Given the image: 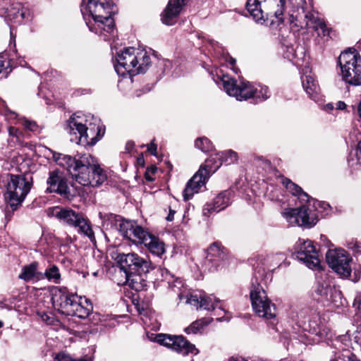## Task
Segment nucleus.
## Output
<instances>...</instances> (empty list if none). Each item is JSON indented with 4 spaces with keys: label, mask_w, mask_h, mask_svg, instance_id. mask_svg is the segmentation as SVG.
I'll return each mask as SVG.
<instances>
[{
    "label": "nucleus",
    "mask_w": 361,
    "mask_h": 361,
    "mask_svg": "<svg viewBox=\"0 0 361 361\" xmlns=\"http://www.w3.org/2000/svg\"><path fill=\"white\" fill-rule=\"evenodd\" d=\"M80 11L89 30L107 39L114 30L112 0H82Z\"/></svg>",
    "instance_id": "nucleus-1"
},
{
    "label": "nucleus",
    "mask_w": 361,
    "mask_h": 361,
    "mask_svg": "<svg viewBox=\"0 0 361 361\" xmlns=\"http://www.w3.org/2000/svg\"><path fill=\"white\" fill-rule=\"evenodd\" d=\"M68 291L66 288H55L51 292V302L55 310L67 316L87 318L92 311V303Z\"/></svg>",
    "instance_id": "nucleus-2"
},
{
    "label": "nucleus",
    "mask_w": 361,
    "mask_h": 361,
    "mask_svg": "<svg viewBox=\"0 0 361 361\" xmlns=\"http://www.w3.org/2000/svg\"><path fill=\"white\" fill-rule=\"evenodd\" d=\"M119 231L126 239L135 244H143L149 252L159 258L166 252L165 244L157 237L150 234L136 222L123 220L119 224Z\"/></svg>",
    "instance_id": "nucleus-3"
},
{
    "label": "nucleus",
    "mask_w": 361,
    "mask_h": 361,
    "mask_svg": "<svg viewBox=\"0 0 361 361\" xmlns=\"http://www.w3.org/2000/svg\"><path fill=\"white\" fill-rule=\"evenodd\" d=\"M80 113L74 114L68 120L65 130L70 135H75V142L82 145H93L103 136L104 132L102 127L94 124L92 128H88L83 121H87Z\"/></svg>",
    "instance_id": "nucleus-4"
},
{
    "label": "nucleus",
    "mask_w": 361,
    "mask_h": 361,
    "mask_svg": "<svg viewBox=\"0 0 361 361\" xmlns=\"http://www.w3.org/2000/svg\"><path fill=\"white\" fill-rule=\"evenodd\" d=\"M78 164L76 171L72 175L78 183L84 186L97 187L106 179V174L90 154L80 155Z\"/></svg>",
    "instance_id": "nucleus-5"
},
{
    "label": "nucleus",
    "mask_w": 361,
    "mask_h": 361,
    "mask_svg": "<svg viewBox=\"0 0 361 361\" xmlns=\"http://www.w3.org/2000/svg\"><path fill=\"white\" fill-rule=\"evenodd\" d=\"M286 0H247L246 8L253 19L264 22L269 18H275L283 22ZM271 23L274 20L271 19Z\"/></svg>",
    "instance_id": "nucleus-6"
},
{
    "label": "nucleus",
    "mask_w": 361,
    "mask_h": 361,
    "mask_svg": "<svg viewBox=\"0 0 361 361\" xmlns=\"http://www.w3.org/2000/svg\"><path fill=\"white\" fill-rule=\"evenodd\" d=\"M338 63L343 80L353 86L361 85V57L356 49L349 48L340 54Z\"/></svg>",
    "instance_id": "nucleus-7"
},
{
    "label": "nucleus",
    "mask_w": 361,
    "mask_h": 361,
    "mask_svg": "<svg viewBox=\"0 0 361 361\" xmlns=\"http://www.w3.org/2000/svg\"><path fill=\"white\" fill-rule=\"evenodd\" d=\"M30 188L31 183L24 176L9 175L6 198L12 211L16 210L21 205Z\"/></svg>",
    "instance_id": "nucleus-8"
},
{
    "label": "nucleus",
    "mask_w": 361,
    "mask_h": 361,
    "mask_svg": "<svg viewBox=\"0 0 361 361\" xmlns=\"http://www.w3.org/2000/svg\"><path fill=\"white\" fill-rule=\"evenodd\" d=\"M52 215L63 224L78 228V231L87 236L92 242L95 241L94 234L90 222L84 216L71 209L54 207Z\"/></svg>",
    "instance_id": "nucleus-9"
},
{
    "label": "nucleus",
    "mask_w": 361,
    "mask_h": 361,
    "mask_svg": "<svg viewBox=\"0 0 361 361\" xmlns=\"http://www.w3.org/2000/svg\"><path fill=\"white\" fill-rule=\"evenodd\" d=\"M250 297L253 310L259 317L267 320L276 317L275 305L268 298L266 292L257 281L252 283Z\"/></svg>",
    "instance_id": "nucleus-10"
},
{
    "label": "nucleus",
    "mask_w": 361,
    "mask_h": 361,
    "mask_svg": "<svg viewBox=\"0 0 361 361\" xmlns=\"http://www.w3.org/2000/svg\"><path fill=\"white\" fill-rule=\"evenodd\" d=\"M294 250L296 258L309 269H320L319 254L311 240L299 238L295 243Z\"/></svg>",
    "instance_id": "nucleus-11"
},
{
    "label": "nucleus",
    "mask_w": 361,
    "mask_h": 361,
    "mask_svg": "<svg viewBox=\"0 0 361 361\" xmlns=\"http://www.w3.org/2000/svg\"><path fill=\"white\" fill-rule=\"evenodd\" d=\"M329 266L338 274L348 277L351 274V257L341 248L329 250L326 254Z\"/></svg>",
    "instance_id": "nucleus-12"
},
{
    "label": "nucleus",
    "mask_w": 361,
    "mask_h": 361,
    "mask_svg": "<svg viewBox=\"0 0 361 361\" xmlns=\"http://www.w3.org/2000/svg\"><path fill=\"white\" fill-rule=\"evenodd\" d=\"M221 82L225 92L237 100H247L253 97L254 85L248 81L238 82L228 75H223Z\"/></svg>",
    "instance_id": "nucleus-13"
},
{
    "label": "nucleus",
    "mask_w": 361,
    "mask_h": 361,
    "mask_svg": "<svg viewBox=\"0 0 361 361\" xmlns=\"http://www.w3.org/2000/svg\"><path fill=\"white\" fill-rule=\"evenodd\" d=\"M308 205H302L296 209H287L283 213V216L291 224L295 223L300 226L312 227L318 218L316 213L310 209L311 202Z\"/></svg>",
    "instance_id": "nucleus-14"
},
{
    "label": "nucleus",
    "mask_w": 361,
    "mask_h": 361,
    "mask_svg": "<svg viewBox=\"0 0 361 361\" xmlns=\"http://www.w3.org/2000/svg\"><path fill=\"white\" fill-rule=\"evenodd\" d=\"M118 260L125 274H147L150 269V262L135 252L119 254Z\"/></svg>",
    "instance_id": "nucleus-15"
},
{
    "label": "nucleus",
    "mask_w": 361,
    "mask_h": 361,
    "mask_svg": "<svg viewBox=\"0 0 361 361\" xmlns=\"http://www.w3.org/2000/svg\"><path fill=\"white\" fill-rule=\"evenodd\" d=\"M47 184V192L57 193L68 201L75 197V192L68 186L66 178L59 170L49 171Z\"/></svg>",
    "instance_id": "nucleus-16"
},
{
    "label": "nucleus",
    "mask_w": 361,
    "mask_h": 361,
    "mask_svg": "<svg viewBox=\"0 0 361 361\" xmlns=\"http://www.w3.org/2000/svg\"><path fill=\"white\" fill-rule=\"evenodd\" d=\"M156 338L161 345L183 355H187L189 353L196 355L198 353L195 345L190 343L183 336L158 334Z\"/></svg>",
    "instance_id": "nucleus-17"
},
{
    "label": "nucleus",
    "mask_w": 361,
    "mask_h": 361,
    "mask_svg": "<svg viewBox=\"0 0 361 361\" xmlns=\"http://www.w3.org/2000/svg\"><path fill=\"white\" fill-rule=\"evenodd\" d=\"M140 61L137 59V51L133 47L126 49L116 57L114 68L118 75L125 77L134 75L135 70Z\"/></svg>",
    "instance_id": "nucleus-18"
},
{
    "label": "nucleus",
    "mask_w": 361,
    "mask_h": 361,
    "mask_svg": "<svg viewBox=\"0 0 361 361\" xmlns=\"http://www.w3.org/2000/svg\"><path fill=\"white\" fill-rule=\"evenodd\" d=\"M315 293L317 300L324 306L337 308L343 305L341 292L328 284L318 283Z\"/></svg>",
    "instance_id": "nucleus-19"
},
{
    "label": "nucleus",
    "mask_w": 361,
    "mask_h": 361,
    "mask_svg": "<svg viewBox=\"0 0 361 361\" xmlns=\"http://www.w3.org/2000/svg\"><path fill=\"white\" fill-rule=\"evenodd\" d=\"M209 172H212V171H209V168L207 167L206 165L201 166L199 171L188 182L183 192L185 201L190 200L194 194L197 193L200 188L204 185L207 175Z\"/></svg>",
    "instance_id": "nucleus-20"
},
{
    "label": "nucleus",
    "mask_w": 361,
    "mask_h": 361,
    "mask_svg": "<svg viewBox=\"0 0 361 361\" xmlns=\"http://www.w3.org/2000/svg\"><path fill=\"white\" fill-rule=\"evenodd\" d=\"M227 257L226 249L218 242L213 243L207 249L204 266L210 271L217 269L221 262Z\"/></svg>",
    "instance_id": "nucleus-21"
},
{
    "label": "nucleus",
    "mask_w": 361,
    "mask_h": 361,
    "mask_svg": "<svg viewBox=\"0 0 361 361\" xmlns=\"http://www.w3.org/2000/svg\"><path fill=\"white\" fill-rule=\"evenodd\" d=\"M27 11L19 3L11 4L8 7L1 6L0 17H4L7 24L21 23L25 18Z\"/></svg>",
    "instance_id": "nucleus-22"
},
{
    "label": "nucleus",
    "mask_w": 361,
    "mask_h": 361,
    "mask_svg": "<svg viewBox=\"0 0 361 361\" xmlns=\"http://www.w3.org/2000/svg\"><path fill=\"white\" fill-rule=\"evenodd\" d=\"M238 154L230 149L215 154L206 160V166L209 171L215 172L224 163L226 165L235 164L238 161Z\"/></svg>",
    "instance_id": "nucleus-23"
},
{
    "label": "nucleus",
    "mask_w": 361,
    "mask_h": 361,
    "mask_svg": "<svg viewBox=\"0 0 361 361\" xmlns=\"http://www.w3.org/2000/svg\"><path fill=\"white\" fill-rule=\"evenodd\" d=\"M232 192L224 190L220 192L213 200L212 204H206L203 208L204 215H209L212 212H219L226 208L231 204Z\"/></svg>",
    "instance_id": "nucleus-24"
},
{
    "label": "nucleus",
    "mask_w": 361,
    "mask_h": 361,
    "mask_svg": "<svg viewBox=\"0 0 361 361\" xmlns=\"http://www.w3.org/2000/svg\"><path fill=\"white\" fill-rule=\"evenodd\" d=\"M283 184L292 195L298 196V199L300 202H309V204L310 202H313V207L316 209H317V206L322 207L324 209H325L326 207H329V204L325 202H320L311 198L300 186L288 178L283 180Z\"/></svg>",
    "instance_id": "nucleus-25"
},
{
    "label": "nucleus",
    "mask_w": 361,
    "mask_h": 361,
    "mask_svg": "<svg viewBox=\"0 0 361 361\" xmlns=\"http://www.w3.org/2000/svg\"><path fill=\"white\" fill-rule=\"evenodd\" d=\"M185 4V0H170L161 14L163 23L167 25H173Z\"/></svg>",
    "instance_id": "nucleus-26"
},
{
    "label": "nucleus",
    "mask_w": 361,
    "mask_h": 361,
    "mask_svg": "<svg viewBox=\"0 0 361 361\" xmlns=\"http://www.w3.org/2000/svg\"><path fill=\"white\" fill-rule=\"evenodd\" d=\"M306 19V27L312 28L317 32L319 36L325 37L329 35V30L324 21L319 18L318 14L314 12H308L305 16Z\"/></svg>",
    "instance_id": "nucleus-27"
},
{
    "label": "nucleus",
    "mask_w": 361,
    "mask_h": 361,
    "mask_svg": "<svg viewBox=\"0 0 361 361\" xmlns=\"http://www.w3.org/2000/svg\"><path fill=\"white\" fill-rule=\"evenodd\" d=\"M53 158L56 164L65 169L72 176L79 166V157L78 159L61 153H54Z\"/></svg>",
    "instance_id": "nucleus-28"
},
{
    "label": "nucleus",
    "mask_w": 361,
    "mask_h": 361,
    "mask_svg": "<svg viewBox=\"0 0 361 361\" xmlns=\"http://www.w3.org/2000/svg\"><path fill=\"white\" fill-rule=\"evenodd\" d=\"M38 262H33L30 264L23 267L21 273L18 278L24 281H30L32 280H42V272L38 271Z\"/></svg>",
    "instance_id": "nucleus-29"
},
{
    "label": "nucleus",
    "mask_w": 361,
    "mask_h": 361,
    "mask_svg": "<svg viewBox=\"0 0 361 361\" xmlns=\"http://www.w3.org/2000/svg\"><path fill=\"white\" fill-rule=\"evenodd\" d=\"M301 81L303 89L309 97L314 99L319 91V87L314 78L310 75L301 76Z\"/></svg>",
    "instance_id": "nucleus-30"
},
{
    "label": "nucleus",
    "mask_w": 361,
    "mask_h": 361,
    "mask_svg": "<svg viewBox=\"0 0 361 361\" xmlns=\"http://www.w3.org/2000/svg\"><path fill=\"white\" fill-rule=\"evenodd\" d=\"M142 274L139 273L125 274L126 283L136 291L142 290L147 286L145 280L142 277Z\"/></svg>",
    "instance_id": "nucleus-31"
},
{
    "label": "nucleus",
    "mask_w": 361,
    "mask_h": 361,
    "mask_svg": "<svg viewBox=\"0 0 361 361\" xmlns=\"http://www.w3.org/2000/svg\"><path fill=\"white\" fill-rule=\"evenodd\" d=\"M137 61H140V63H138L136 66L134 75L136 74L145 73L150 64V57L147 55V51L145 50L137 51Z\"/></svg>",
    "instance_id": "nucleus-32"
},
{
    "label": "nucleus",
    "mask_w": 361,
    "mask_h": 361,
    "mask_svg": "<svg viewBox=\"0 0 361 361\" xmlns=\"http://www.w3.org/2000/svg\"><path fill=\"white\" fill-rule=\"evenodd\" d=\"M42 279H46L49 282L55 284L60 283L61 280L59 269L55 264L50 265L44 273L42 272Z\"/></svg>",
    "instance_id": "nucleus-33"
},
{
    "label": "nucleus",
    "mask_w": 361,
    "mask_h": 361,
    "mask_svg": "<svg viewBox=\"0 0 361 361\" xmlns=\"http://www.w3.org/2000/svg\"><path fill=\"white\" fill-rule=\"evenodd\" d=\"M220 300L212 295L205 296L200 295V307L204 310H214L216 307L215 303H219Z\"/></svg>",
    "instance_id": "nucleus-34"
},
{
    "label": "nucleus",
    "mask_w": 361,
    "mask_h": 361,
    "mask_svg": "<svg viewBox=\"0 0 361 361\" xmlns=\"http://www.w3.org/2000/svg\"><path fill=\"white\" fill-rule=\"evenodd\" d=\"M253 97L252 98L259 99L261 101L268 99L270 96L267 86H262L259 84L254 85Z\"/></svg>",
    "instance_id": "nucleus-35"
},
{
    "label": "nucleus",
    "mask_w": 361,
    "mask_h": 361,
    "mask_svg": "<svg viewBox=\"0 0 361 361\" xmlns=\"http://www.w3.org/2000/svg\"><path fill=\"white\" fill-rule=\"evenodd\" d=\"M195 146L204 153L210 152L213 149L212 142L204 137L197 138L195 140Z\"/></svg>",
    "instance_id": "nucleus-36"
},
{
    "label": "nucleus",
    "mask_w": 361,
    "mask_h": 361,
    "mask_svg": "<svg viewBox=\"0 0 361 361\" xmlns=\"http://www.w3.org/2000/svg\"><path fill=\"white\" fill-rule=\"evenodd\" d=\"M8 135L11 137V141L19 145H23V133L18 128L11 126L8 128Z\"/></svg>",
    "instance_id": "nucleus-37"
},
{
    "label": "nucleus",
    "mask_w": 361,
    "mask_h": 361,
    "mask_svg": "<svg viewBox=\"0 0 361 361\" xmlns=\"http://www.w3.org/2000/svg\"><path fill=\"white\" fill-rule=\"evenodd\" d=\"M207 324L204 322L202 319L196 320L194 322H192L189 326L185 329V332L187 334H197L199 332L204 326H205Z\"/></svg>",
    "instance_id": "nucleus-38"
},
{
    "label": "nucleus",
    "mask_w": 361,
    "mask_h": 361,
    "mask_svg": "<svg viewBox=\"0 0 361 361\" xmlns=\"http://www.w3.org/2000/svg\"><path fill=\"white\" fill-rule=\"evenodd\" d=\"M178 298L180 300H182L183 298H186L185 302L196 307L197 309L200 307V295L198 296L197 295H190V296H184L182 294H179Z\"/></svg>",
    "instance_id": "nucleus-39"
},
{
    "label": "nucleus",
    "mask_w": 361,
    "mask_h": 361,
    "mask_svg": "<svg viewBox=\"0 0 361 361\" xmlns=\"http://www.w3.org/2000/svg\"><path fill=\"white\" fill-rule=\"evenodd\" d=\"M286 259V256L283 253L279 252L276 253L274 255H269L267 257V261L270 262L271 265L274 266H280L283 262Z\"/></svg>",
    "instance_id": "nucleus-40"
},
{
    "label": "nucleus",
    "mask_w": 361,
    "mask_h": 361,
    "mask_svg": "<svg viewBox=\"0 0 361 361\" xmlns=\"http://www.w3.org/2000/svg\"><path fill=\"white\" fill-rule=\"evenodd\" d=\"M11 71L10 61L7 59L0 56V74L2 75L1 76L6 77Z\"/></svg>",
    "instance_id": "nucleus-41"
},
{
    "label": "nucleus",
    "mask_w": 361,
    "mask_h": 361,
    "mask_svg": "<svg viewBox=\"0 0 361 361\" xmlns=\"http://www.w3.org/2000/svg\"><path fill=\"white\" fill-rule=\"evenodd\" d=\"M54 361H92V360L88 357H83L76 360L65 354H59L55 357Z\"/></svg>",
    "instance_id": "nucleus-42"
},
{
    "label": "nucleus",
    "mask_w": 361,
    "mask_h": 361,
    "mask_svg": "<svg viewBox=\"0 0 361 361\" xmlns=\"http://www.w3.org/2000/svg\"><path fill=\"white\" fill-rule=\"evenodd\" d=\"M348 247L355 252L361 254V242L356 240H351L348 243Z\"/></svg>",
    "instance_id": "nucleus-43"
},
{
    "label": "nucleus",
    "mask_w": 361,
    "mask_h": 361,
    "mask_svg": "<svg viewBox=\"0 0 361 361\" xmlns=\"http://www.w3.org/2000/svg\"><path fill=\"white\" fill-rule=\"evenodd\" d=\"M157 168L155 166H151L149 167H147L146 172L145 173V177L147 180L148 181H153L154 177L153 175L157 172Z\"/></svg>",
    "instance_id": "nucleus-44"
},
{
    "label": "nucleus",
    "mask_w": 361,
    "mask_h": 361,
    "mask_svg": "<svg viewBox=\"0 0 361 361\" xmlns=\"http://www.w3.org/2000/svg\"><path fill=\"white\" fill-rule=\"evenodd\" d=\"M23 126L25 128L28 129L30 131L35 132L37 129V126L35 121H30L25 120L24 121Z\"/></svg>",
    "instance_id": "nucleus-45"
},
{
    "label": "nucleus",
    "mask_w": 361,
    "mask_h": 361,
    "mask_svg": "<svg viewBox=\"0 0 361 361\" xmlns=\"http://www.w3.org/2000/svg\"><path fill=\"white\" fill-rule=\"evenodd\" d=\"M147 150L152 154L157 155V145L152 141L147 147Z\"/></svg>",
    "instance_id": "nucleus-46"
},
{
    "label": "nucleus",
    "mask_w": 361,
    "mask_h": 361,
    "mask_svg": "<svg viewBox=\"0 0 361 361\" xmlns=\"http://www.w3.org/2000/svg\"><path fill=\"white\" fill-rule=\"evenodd\" d=\"M356 156L358 162L361 164V141L358 144V147L356 152Z\"/></svg>",
    "instance_id": "nucleus-47"
},
{
    "label": "nucleus",
    "mask_w": 361,
    "mask_h": 361,
    "mask_svg": "<svg viewBox=\"0 0 361 361\" xmlns=\"http://www.w3.org/2000/svg\"><path fill=\"white\" fill-rule=\"evenodd\" d=\"M354 305L356 306L360 310H361V295L355 298Z\"/></svg>",
    "instance_id": "nucleus-48"
},
{
    "label": "nucleus",
    "mask_w": 361,
    "mask_h": 361,
    "mask_svg": "<svg viewBox=\"0 0 361 361\" xmlns=\"http://www.w3.org/2000/svg\"><path fill=\"white\" fill-rule=\"evenodd\" d=\"M346 107V104H345V102H342V101H339L336 103V109H338V110H343L345 109Z\"/></svg>",
    "instance_id": "nucleus-49"
},
{
    "label": "nucleus",
    "mask_w": 361,
    "mask_h": 361,
    "mask_svg": "<svg viewBox=\"0 0 361 361\" xmlns=\"http://www.w3.org/2000/svg\"><path fill=\"white\" fill-rule=\"evenodd\" d=\"M176 213V212L171 209H169V215L167 216L166 217V220L169 221H171L173 220V218H174V214Z\"/></svg>",
    "instance_id": "nucleus-50"
},
{
    "label": "nucleus",
    "mask_w": 361,
    "mask_h": 361,
    "mask_svg": "<svg viewBox=\"0 0 361 361\" xmlns=\"http://www.w3.org/2000/svg\"><path fill=\"white\" fill-rule=\"evenodd\" d=\"M134 147V143L133 142H131V141H129L126 143V149L128 152H130L131 150H133Z\"/></svg>",
    "instance_id": "nucleus-51"
},
{
    "label": "nucleus",
    "mask_w": 361,
    "mask_h": 361,
    "mask_svg": "<svg viewBox=\"0 0 361 361\" xmlns=\"http://www.w3.org/2000/svg\"><path fill=\"white\" fill-rule=\"evenodd\" d=\"M287 49H288V50H287L288 53L286 54V57L289 59H291V56H294V54L293 53V48L291 47H288Z\"/></svg>",
    "instance_id": "nucleus-52"
},
{
    "label": "nucleus",
    "mask_w": 361,
    "mask_h": 361,
    "mask_svg": "<svg viewBox=\"0 0 361 361\" xmlns=\"http://www.w3.org/2000/svg\"><path fill=\"white\" fill-rule=\"evenodd\" d=\"M228 361H247L241 357H231L228 359Z\"/></svg>",
    "instance_id": "nucleus-53"
},
{
    "label": "nucleus",
    "mask_w": 361,
    "mask_h": 361,
    "mask_svg": "<svg viewBox=\"0 0 361 361\" xmlns=\"http://www.w3.org/2000/svg\"><path fill=\"white\" fill-rule=\"evenodd\" d=\"M41 318L43 321H45L47 322H49V320L51 319V317L47 313L44 312L41 314Z\"/></svg>",
    "instance_id": "nucleus-54"
},
{
    "label": "nucleus",
    "mask_w": 361,
    "mask_h": 361,
    "mask_svg": "<svg viewBox=\"0 0 361 361\" xmlns=\"http://www.w3.org/2000/svg\"><path fill=\"white\" fill-rule=\"evenodd\" d=\"M334 109V105L331 103H328L324 106V109L327 111H331Z\"/></svg>",
    "instance_id": "nucleus-55"
},
{
    "label": "nucleus",
    "mask_w": 361,
    "mask_h": 361,
    "mask_svg": "<svg viewBox=\"0 0 361 361\" xmlns=\"http://www.w3.org/2000/svg\"><path fill=\"white\" fill-rule=\"evenodd\" d=\"M228 62L230 65L234 66L235 63V59L231 56L228 57Z\"/></svg>",
    "instance_id": "nucleus-56"
},
{
    "label": "nucleus",
    "mask_w": 361,
    "mask_h": 361,
    "mask_svg": "<svg viewBox=\"0 0 361 361\" xmlns=\"http://www.w3.org/2000/svg\"><path fill=\"white\" fill-rule=\"evenodd\" d=\"M3 322L0 320V328H1L3 326Z\"/></svg>",
    "instance_id": "nucleus-57"
},
{
    "label": "nucleus",
    "mask_w": 361,
    "mask_h": 361,
    "mask_svg": "<svg viewBox=\"0 0 361 361\" xmlns=\"http://www.w3.org/2000/svg\"><path fill=\"white\" fill-rule=\"evenodd\" d=\"M233 70L235 73H237V72H238V69H237V68H233Z\"/></svg>",
    "instance_id": "nucleus-58"
},
{
    "label": "nucleus",
    "mask_w": 361,
    "mask_h": 361,
    "mask_svg": "<svg viewBox=\"0 0 361 361\" xmlns=\"http://www.w3.org/2000/svg\"><path fill=\"white\" fill-rule=\"evenodd\" d=\"M9 112H10L11 114H13V115H16V113H15V112H13V111H9Z\"/></svg>",
    "instance_id": "nucleus-59"
}]
</instances>
